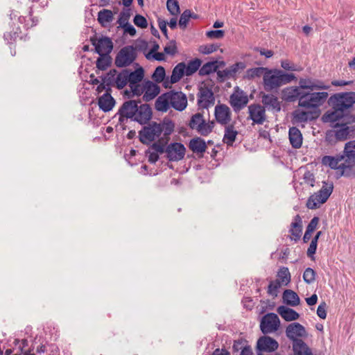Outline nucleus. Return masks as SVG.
<instances>
[{"mask_svg":"<svg viewBox=\"0 0 355 355\" xmlns=\"http://www.w3.org/2000/svg\"><path fill=\"white\" fill-rule=\"evenodd\" d=\"M216 62H209L205 64L199 70V74L200 76L209 75V73L214 72L217 69Z\"/></svg>","mask_w":355,"mask_h":355,"instance_id":"45","label":"nucleus"},{"mask_svg":"<svg viewBox=\"0 0 355 355\" xmlns=\"http://www.w3.org/2000/svg\"><path fill=\"white\" fill-rule=\"evenodd\" d=\"M245 67V65L243 62H237L234 64H232L227 69L230 72L231 75L232 76V77H234L239 70L243 69Z\"/></svg>","mask_w":355,"mask_h":355,"instance_id":"59","label":"nucleus"},{"mask_svg":"<svg viewBox=\"0 0 355 355\" xmlns=\"http://www.w3.org/2000/svg\"><path fill=\"white\" fill-rule=\"evenodd\" d=\"M135 24L140 28H146L148 26L146 18L140 15H137L134 18Z\"/></svg>","mask_w":355,"mask_h":355,"instance_id":"58","label":"nucleus"},{"mask_svg":"<svg viewBox=\"0 0 355 355\" xmlns=\"http://www.w3.org/2000/svg\"><path fill=\"white\" fill-rule=\"evenodd\" d=\"M168 92L164 93L159 96L155 102V108L157 111L166 112L171 106Z\"/></svg>","mask_w":355,"mask_h":355,"instance_id":"32","label":"nucleus"},{"mask_svg":"<svg viewBox=\"0 0 355 355\" xmlns=\"http://www.w3.org/2000/svg\"><path fill=\"white\" fill-rule=\"evenodd\" d=\"M300 89H306L311 91L329 89L330 85L324 82L311 78H300L299 80Z\"/></svg>","mask_w":355,"mask_h":355,"instance_id":"17","label":"nucleus"},{"mask_svg":"<svg viewBox=\"0 0 355 355\" xmlns=\"http://www.w3.org/2000/svg\"><path fill=\"white\" fill-rule=\"evenodd\" d=\"M131 16V10L130 8H126L124 9L119 15V17L118 19V24H119V26H122L123 25H125L128 24V20Z\"/></svg>","mask_w":355,"mask_h":355,"instance_id":"48","label":"nucleus"},{"mask_svg":"<svg viewBox=\"0 0 355 355\" xmlns=\"http://www.w3.org/2000/svg\"><path fill=\"white\" fill-rule=\"evenodd\" d=\"M280 320L275 313H270L265 315L260 323V328L264 334H271L278 330Z\"/></svg>","mask_w":355,"mask_h":355,"instance_id":"10","label":"nucleus"},{"mask_svg":"<svg viewBox=\"0 0 355 355\" xmlns=\"http://www.w3.org/2000/svg\"><path fill=\"white\" fill-rule=\"evenodd\" d=\"M318 243L315 242V241H311V243L309 245V247L307 250V256L310 258H312L313 256L315 254L316 249H317Z\"/></svg>","mask_w":355,"mask_h":355,"instance_id":"64","label":"nucleus"},{"mask_svg":"<svg viewBox=\"0 0 355 355\" xmlns=\"http://www.w3.org/2000/svg\"><path fill=\"white\" fill-rule=\"evenodd\" d=\"M268 68L266 67H255L251 68L246 71L245 77L248 80L254 79L255 78L263 77V74L266 72Z\"/></svg>","mask_w":355,"mask_h":355,"instance_id":"41","label":"nucleus"},{"mask_svg":"<svg viewBox=\"0 0 355 355\" xmlns=\"http://www.w3.org/2000/svg\"><path fill=\"white\" fill-rule=\"evenodd\" d=\"M286 336L295 343L297 341H303L301 338L306 336L305 328L298 322L290 324L286 329Z\"/></svg>","mask_w":355,"mask_h":355,"instance_id":"11","label":"nucleus"},{"mask_svg":"<svg viewBox=\"0 0 355 355\" xmlns=\"http://www.w3.org/2000/svg\"><path fill=\"white\" fill-rule=\"evenodd\" d=\"M344 112L343 111L333 108L332 111H327L322 116V119L324 123H334L342 118Z\"/></svg>","mask_w":355,"mask_h":355,"instance_id":"38","label":"nucleus"},{"mask_svg":"<svg viewBox=\"0 0 355 355\" xmlns=\"http://www.w3.org/2000/svg\"><path fill=\"white\" fill-rule=\"evenodd\" d=\"M319 219L318 217L313 218L309 225L306 227V231L309 232V233H313L315 230L316 229L318 224Z\"/></svg>","mask_w":355,"mask_h":355,"instance_id":"63","label":"nucleus"},{"mask_svg":"<svg viewBox=\"0 0 355 355\" xmlns=\"http://www.w3.org/2000/svg\"><path fill=\"white\" fill-rule=\"evenodd\" d=\"M217 49L218 46L214 44L202 45L199 47V51L203 54H210L216 51Z\"/></svg>","mask_w":355,"mask_h":355,"instance_id":"57","label":"nucleus"},{"mask_svg":"<svg viewBox=\"0 0 355 355\" xmlns=\"http://www.w3.org/2000/svg\"><path fill=\"white\" fill-rule=\"evenodd\" d=\"M186 148L180 143H172L166 148V157L169 161L177 162L184 158Z\"/></svg>","mask_w":355,"mask_h":355,"instance_id":"12","label":"nucleus"},{"mask_svg":"<svg viewBox=\"0 0 355 355\" xmlns=\"http://www.w3.org/2000/svg\"><path fill=\"white\" fill-rule=\"evenodd\" d=\"M334 130L330 131L328 134V136L331 135H334L336 139L338 141H343L348 138L351 132H352V129L345 123L338 124L336 123L334 125Z\"/></svg>","mask_w":355,"mask_h":355,"instance_id":"23","label":"nucleus"},{"mask_svg":"<svg viewBox=\"0 0 355 355\" xmlns=\"http://www.w3.org/2000/svg\"><path fill=\"white\" fill-rule=\"evenodd\" d=\"M248 120L252 121V125H263L267 120L265 107L253 103L248 107Z\"/></svg>","mask_w":355,"mask_h":355,"instance_id":"7","label":"nucleus"},{"mask_svg":"<svg viewBox=\"0 0 355 355\" xmlns=\"http://www.w3.org/2000/svg\"><path fill=\"white\" fill-rule=\"evenodd\" d=\"M163 132V126L157 123H153L145 126L139 132L141 143L148 144L159 137Z\"/></svg>","mask_w":355,"mask_h":355,"instance_id":"6","label":"nucleus"},{"mask_svg":"<svg viewBox=\"0 0 355 355\" xmlns=\"http://www.w3.org/2000/svg\"><path fill=\"white\" fill-rule=\"evenodd\" d=\"M166 54L174 55L177 53V46L175 40H171L164 49Z\"/></svg>","mask_w":355,"mask_h":355,"instance_id":"55","label":"nucleus"},{"mask_svg":"<svg viewBox=\"0 0 355 355\" xmlns=\"http://www.w3.org/2000/svg\"><path fill=\"white\" fill-rule=\"evenodd\" d=\"M281 67L286 70V71H300V69L297 67V66L293 63L292 62L289 61L288 60H284L281 61Z\"/></svg>","mask_w":355,"mask_h":355,"instance_id":"56","label":"nucleus"},{"mask_svg":"<svg viewBox=\"0 0 355 355\" xmlns=\"http://www.w3.org/2000/svg\"><path fill=\"white\" fill-rule=\"evenodd\" d=\"M166 8L171 15L178 16L180 14V6L177 0H167Z\"/></svg>","mask_w":355,"mask_h":355,"instance_id":"46","label":"nucleus"},{"mask_svg":"<svg viewBox=\"0 0 355 355\" xmlns=\"http://www.w3.org/2000/svg\"><path fill=\"white\" fill-rule=\"evenodd\" d=\"M137 110V102L134 100L125 101L116 113L119 115V121L124 123L128 119H134L135 112Z\"/></svg>","mask_w":355,"mask_h":355,"instance_id":"9","label":"nucleus"},{"mask_svg":"<svg viewBox=\"0 0 355 355\" xmlns=\"http://www.w3.org/2000/svg\"><path fill=\"white\" fill-rule=\"evenodd\" d=\"M303 279L307 284L313 283L315 279V271L311 268H307L304 272Z\"/></svg>","mask_w":355,"mask_h":355,"instance_id":"53","label":"nucleus"},{"mask_svg":"<svg viewBox=\"0 0 355 355\" xmlns=\"http://www.w3.org/2000/svg\"><path fill=\"white\" fill-rule=\"evenodd\" d=\"M114 19V15L112 10L103 9L98 13V21L103 27H107Z\"/></svg>","mask_w":355,"mask_h":355,"instance_id":"36","label":"nucleus"},{"mask_svg":"<svg viewBox=\"0 0 355 355\" xmlns=\"http://www.w3.org/2000/svg\"><path fill=\"white\" fill-rule=\"evenodd\" d=\"M114 104L115 101L109 93H105L98 98V105L99 108L105 112L110 111Z\"/></svg>","mask_w":355,"mask_h":355,"instance_id":"28","label":"nucleus"},{"mask_svg":"<svg viewBox=\"0 0 355 355\" xmlns=\"http://www.w3.org/2000/svg\"><path fill=\"white\" fill-rule=\"evenodd\" d=\"M261 101L264 107H268V110H272L275 112H279L281 110L280 103L277 97L273 94H263Z\"/></svg>","mask_w":355,"mask_h":355,"instance_id":"26","label":"nucleus"},{"mask_svg":"<svg viewBox=\"0 0 355 355\" xmlns=\"http://www.w3.org/2000/svg\"><path fill=\"white\" fill-rule=\"evenodd\" d=\"M293 349L295 355H313L311 349L304 341L293 343Z\"/></svg>","mask_w":355,"mask_h":355,"instance_id":"39","label":"nucleus"},{"mask_svg":"<svg viewBox=\"0 0 355 355\" xmlns=\"http://www.w3.org/2000/svg\"><path fill=\"white\" fill-rule=\"evenodd\" d=\"M284 302L291 306H296L300 304V300L297 294L292 290H286L282 296Z\"/></svg>","mask_w":355,"mask_h":355,"instance_id":"34","label":"nucleus"},{"mask_svg":"<svg viewBox=\"0 0 355 355\" xmlns=\"http://www.w3.org/2000/svg\"><path fill=\"white\" fill-rule=\"evenodd\" d=\"M237 135L238 132L236 130L233 125H226L223 141L227 146H232L234 142Z\"/></svg>","mask_w":355,"mask_h":355,"instance_id":"35","label":"nucleus"},{"mask_svg":"<svg viewBox=\"0 0 355 355\" xmlns=\"http://www.w3.org/2000/svg\"><path fill=\"white\" fill-rule=\"evenodd\" d=\"M206 35L211 39H220L225 35V32L223 30L209 31L206 33Z\"/></svg>","mask_w":355,"mask_h":355,"instance_id":"60","label":"nucleus"},{"mask_svg":"<svg viewBox=\"0 0 355 355\" xmlns=\"http://www.w3.org/2000/svg\"><path fill=\"white\" fill-rule=\"evenodd\" d=\"M185 73V64L180 62L173 69L171 76V83H175L178 82Z\"/></svg>","mask_w":355,"mask_h":355,"instance_id":"40","label":"nucleus"},{"mask_svg":"<svg viewBox=\"0 0 355 355\" xmlns=\"http://www.w3.org/2000/svg\"><path fill=\"white\" fill-rule=\"evenodd\" d=\"M189 148L195 153L202 154L207 150V145L204 139L197 137L190 141Z\"/></svg>","mask_w":355,"mask_h":355,"instance_id":"33","label":"nucleus"},{"mask_svg":"<svg viewBox=\"0 0 355 355\" xmlns=\"http://www.w3.org/2000/svg\"><path fill=\"white\" fill-rule=\"evenodd\" d=\"M303 179L304 181V183L310 185L311 187L314 186L315 183V178L312 173L310 171H306L304 174Z\"/></svg>","mask_w":355,"mask_h":355,"instance_id":"61","label":"nucleus"},{"mask_svg":"<svg viewBox=\"0 0 355 355\" xmlns=\"http://www.w3.org/2000/svg\"><path fill=\"white\" fill-rule=\"evenodd\" d=\"M160 92L159 87L152 81H145V92L143 95V100L146 102H148L154 99Z\"/></svg>","mask_w":355,"mask_h":355,"instance_id":"25","label":"nucleus"},{"mask_svg":"<svg viewBox=\"0 0 355 355\" xmlns=\"http://www.w3.org/2000/svg\"><path fill=\"white\" fill-rule=\"evenodd\" d=\"M92 44L95 46L96 51L99 55L109 54L113 49L112 40L107 37H102L98 40H92Z\"/></svg>","mask_w":355,"mask_h":355,"instance_id":"20","label":"nucleus"},{"mask_svg":"<svg viewBox=\"0 0 355 355\" xmlns=\"http://www.w3.org/2000/svg\"><path fill=\"white\" fill-rule=\"evenodd\" d=\"M340 156L343 157L341 168L350 165H355V141H350L345 144L344 150Z\"/></svg>","mask_w":355,"mask_h":355,"instance_id":"15","label":"nucleus"},{"mask_svg":"<svg viewBox=\"0 0 355 355\" xmlns=\"http://www.w3.org/2000/svg\"><path fill=\"white\" fill-rule=\"evenodd\" d=\"M127 76L128 78L129 86H130L132 85L141 82L144 77V71L141 67H139L132 72H129L127 70Z\"/></svg>","mask_w":355,"mask_h":355,"instance_id":"37","label":"nucleus"},{"mask_svg":"<svg viewBox=\"0 0 355 355\" xmlns=\"http://www.w3.org/2000/svg\"><path fill=\"white\" fill-rule=\"evenodd\" d=\"M214 124L213 121L206 122L204 119L202 123L200 124V128L196 131L202 136H207L212 132Z\"/></svg>","mask_w":355,"mask_h":355,"instance_id":"42","label":"nucleus"},{"mask_svg":"<svg viewBox=\"0 0 355 355\" xmlns=\"http://www.w3.org/2000/svg\"><path fill=\"white\" fill-rule=\"evenodd\" d=\"M230 103L234 111L237 112L243 108L248 103L247 95L239 89L230 96Z\"/></svg>","mask_w":355,"mask_h":355,"instance_id":"18","label":"nucleus"},{"mask_svg":"<svg viewBox=\"0 0 355 355\" xmlns=\"http://www.w3.org/2000/svg\"><path fill=\"white\" fill-rule=\"evenodd\" d=\"M204 119L202 114L200 113L193 114L189 122L190 128L197 130V129L200 128V124L202 123Z\"/></svg>","mask_w":355,"mask_h":355,"instance_id":"47","label":"nucleus"},{"mask_svg":"<svg viewBox=\"0 0 355 355\" xmlns=\"http://www.w3.org/2000/svg\"><path fill=\"white\" fill-rule=\"evenodd\" d=\"M212 88L211 80H205L201 83L198 94V104L200 107L208 108L214 104L215 98Z\"/></svg>","mask_w":355,"mask_h":355,"instance_id":"5","label":"nucleus"},{"mask_svg":"<svg viewBox=\"0 0 355 355\" xmlns=\"http://www.w3.org/2000/svg\"><path fill=\"white\" fill-rule=\"evenodd\" d=\"M302 219L299 215H297L294 218V221L291 223V227L290 232L291 234V239L295 241L298 240L302 234Z\"/></svg>","mask_w":355,"mask_h":355,"instance_id":"31","label":"nucleus"},{"mask_svg":"<svg viewBox=\"0 0 355 355\" xmlns=\"http://www.w3.org/2000/svg\"><path fill=\"white\" fill-rule=\"evenodd\" d=\"M281 286V282L279 280L277 279L274 282H271L268 286V293L269 295L272 296L277 295V291L279 288Z\"/></svg>","mask_w":355,"mask_h":355,"instance_id":"54","label":"nucleus"},{"mask_svg":"<svg viewBox=\"0 0 355 355\" xmlns=\"http://www.w3.org/2000/svg\"><path fill=\"white\" fill-rule=\"evenodd\" d=\"M216 121L221 125H227L232 120V112L230 107L225 104L217 105L214 109Z\"/></svg>","mask_w":355,"mask_h":355,"instance_id":"13","label":"nucleus"},{"mask_svg":"<svg viewBox=\"0 0 355 355\" xmlns=\"http://www.w3.org/2000/svg\"><path fill=\"white\" fill-rule=\"evenodd\" d=\"M293 115L295 123H305L316 119L319 114L315 111H304L298 109L293 112Z\"/></svg>","mask_w":355,"mask_h":355,"instance_id":"24","label":"nucleus"},{"mask_svg":"<svg viewBox=\"0 0 355 355\" xmlns=\"http://www.w3.org/2000/svg\"><path fill=\"white\" fill-rule=\"evenodd\" d=\"M327 304L324 302L320 304L317 309V315L321 319H325L327 317Z\"/></svg>","mask_w":355,"mask_h":355,"instance_id":"62","label":"nucleus"},{"mask_svg":"<svg viewBox=\"0 0 355 355\" xmlns=\"http://www.w3.org/2000/svg\"><path fill=\"white\" fill-rule=\"evenodd\" d=\"M201 61L199 59H195L190 61L187 66L185 65V74L191 76L200 67Z\"/></svg>","mask_w":355,"mask_h":355,"instance_id":"44","label":"nucleus"},{"mask_svg":"<svg viewBox=\"0 0 355 355\" xmlns=\"http://www.w3.org/2000/svg\"><path fill=\"white\" fill-rule=\"evenodd\" d=\"M152 117V110L149 105L141 104L137 105V110L135 112L133 121L145 124L148 123Z\"/></svg>","mask_w":355,"mask_h":355,"instance_id":"19","label":"nucleus"},{"mask_svg":"<svg viewBox=\"0 0 355 355\" xmlns=\"http://www.w3.org/2000/svg\"><path fill=\"white\" fill-rule=\"evenodd\" d=\"M343 157L340 155L336 156L326 155L322 158L323 165L328 166L332 169H337L339 175L341 176L343 168H341L343 162Z\"/></svg>","mask_w":355,"mask_h":355,"instance_id":"22","label":"nucleus"},{"mask_svg":"<svg viewBox=\"0 0 355 355\" xmlns=\"http://www.w3.org/2000/svg\"><path fill=\"white\" fill-rule=\"evenodd\" d=\"M332 108H336L343 112L355 103V92H343L333 95L329 98Z\"/></svg>","mask_w":355,"mask_h":355,"instance_id":"4","label":"nucleus"},{"mask_svg":"<svg viewBox=\"0 0 355 355\" xmlns=\"http://www.w3.org/2000/svg\"><path fill=\"white\" fill-rule=\"evenodd\" d=\"M302 95L300 89L298 87H288L282 90L283 98L288 102H293L297 98L300 99Z\"/></svg>","mask_w":355,"mask_h":355,"instance_id":"29","label":"nucleus"},{"mask_svg":"<svg viewBox=\"0 0 355 355\" xmlns=\"http://www.w3.org/2000/svg\"><path fill=\"white\" fill-rule=\"evenodd\" d=\"M116 73V70L110 71L107 74V84L112 86H116L118 89L123 88L127 83H128V78L127 76V70H123L121 73Z\"/></svg>","mask_w":355,"mask_h":355,"instance_id":"14","label":"nucleus"},{"mask_svg":"<svg viewBox=\"0 0 355 355\" xmlns=\"http://www.w3.org/2000/svg\"><path fill=\"white\" fill-rule=\"evenodd\" d=\"M133 95L139 96L144 94L145 92V82L143 83H137L129 86Z\"/></svg>","mask_w":355,"mask_h":355,"instance_id":"52","label":"nucleus"},{"mask_svg":"<svg viewBox=\"0 0 355 355\" xmlns=\"http://www.w3.org/2000/svg\"><path fill=\"white\" fill-rule=\"evenodd\" d=\"M278 277L281 280V283L288 284L291 281V275L287 268H282L278 272Z\"/></svg>","mask_w":355,"mask_h":355,"instance_id":"51","label":"nucleus"},{"mask_svg":"<svg viewBox=\"0 0 355 355\" xmlns=\"http://www.w3.org/2000/svg\"><path fill=\"white\" fill-rule=\"evenodd\" d=\"M171 107L178 111L184 110L187 105V98L181 92H168Z\"/></svg>","mask_w":355,"mask_h":355,"instance_id":"16","label":"nucleus"},{"mask_svg":"<svg viewBox=\"0 0 355 355\" xmlns=\"http://www.w3.org/2000/svg\"><path fill=\"white\" fill-rule=\"evenodd\" d=\"M279 347L278 343L269 336H262L257 341V349L262 352H274Z\"/></svg>","mask_w":355,"mask_h":355,"instance_id":"21","label":"nucleus"},{"mask_svg":"<svg viewBox=\"0 0 355 355\" xmlns=\"http://www.w3.org/2000/svg\"><path fill=\"white\" fill-rule=\"evenodd\" d=\"M277 311L286 321L296 320L300 317L299 313L295 310L285 306H279Z\"/></svg>","mask_w":355,"mask_h":355,"instance_id":"30","label":"nucleus"},{"mask_svg":"<svg viewBox=\"0 0 355 355\" xmlns=\"http://www.w3.org/2000/svg\"><path fill=\"white\" fill-rule=\"evenodd\" d=\"M192 16V12L190 10H185L180 15V18L179 20L180 26L184 29L187 24Z\"/></svg>","mask_w":355,"mask_h":355,"instance_id":"49","label":"nucleus"},{"mask_svg":"<svg viewBox=\"0 0 355 355\" xmlns=\"http://www.w3.org/2000/svg\"><path fill=\"white\" fill-rule=\"evenodd\" d=\"M111 64L108 54H102L96 60V67L100 70H105Z\"/></svg>","mask_w":355,"mask_h":355,"instance_id":"43","label":"nucleus"},{"mask_svg":"<svg viewBox=\"0 0 355 355\" xmlns=\"http://www.w3.org/2000/svg\"><path fill=\"white\" fill-rule=\"evenodd\" d=\"M334 190L331 182H323L322 188L309 196L306 202V207L310 209L319 208L325 203Z\"/></svg>","mask_w":355,"mask_h":355,"instance_id":"2","label":"nucleus"},{"mask_svg":"<svg viewBox=\"0 0 355 355\" xmlns=\"http://www.w3.org/2000/svg\"><path fill=\"white\" fill-rule=\"evenodd\" d=\"M296 79L293 73H286L279 69L268 68L263 74V85L264 89L268 92L276 90L284 85L291 83Z\"/></svg>","mask_w":355,"mask_h":355,"instance_id":"1","label":"nucleus"},{"mask_svg":"<svg viewBox=\"0 0 355 355\" xmlns=\"http://www.w3.org/2000/svg\"><path fill=\"white\" fill-rule=\"evenodd\" d=\"M328 96L327 92L305 94L300 96L298 105L305 108H318L325 103Z\"/></svg>","mask_w":355,"mask_h":355,"instance_id":"3","label":"nucleus"},{"mask_svg":"<svg viewBox=\"0 0 355 355\" xmlns=\"http://www.w3.org/2000/svg\"><path fill=\"white\" fill-rule=\"evenodd\" d=\"M165 75L164 68L162 66H159L155 69L152 76V78L157 83H161L164 80Z\"/></svg>","mask_w":355,"mask_h":355,"instance_id":"50","label":"nucleus"},{"mask_svg":"<svg viewBox=\"0 0 355 355\" xmlns=\"http://www.w3.org/2000/svg\"><path fill=\"white\" fill-rule=\"evenodd\" d=\"M290 144L294 148H300L302 146L303 137L301 131L296 127L290 128L288 131Z\"/></svg>","mask_w":355,"mask_h":355,"instance_id":"27","label":"nucleus"},{"mask_svg":"<svg viewBox=\"0 0 355 355\" xmlns=\"http://www.w3.org/2000/svg\"><path fill=\"white\" fill-rule=\"evenodd\" d=\"M135 49L132 46L122 48L115 58V64L119 67L130 65L135 59Z\"/></svg>","mask_w":355,"mask_h":355,"instance_id":"8","label":"nucleus"}]
</instances>
